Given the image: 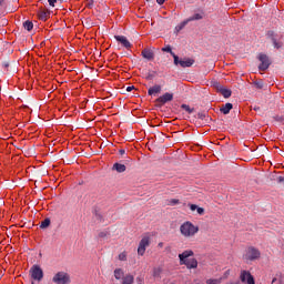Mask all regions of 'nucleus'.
Masks as SVG:
<instances>
[{
  "instance_id": "obj_1",
  "label": "nucleus",
  "mask_w": 284,
  "mask_h": 284,
  "mask_svg": "<svg viewBox=\"0 0 284 284\" xmlns=\"http://www.w3.org/2000/svg\"><path fill=\"white\" fill-rule=\"evenodd\" d=\"M180 233L185 239H192L199 234V226L194 225L192 222L186 221L180 226Z\"/></svg>"
},
{
  "instance_id": "obj_2",
  "label": "nucleus",
  "mask_w": 284,
  "mask_h": 284,
  "mask_svg": "<svg viewBox=\"0 0 284 284\" xmlns=\"http://www.w3.org/2000/svg\"><path fill=\"white\" fill-rule=\"evenodd\" d=\"M266 37L272 41L275 50H281V48H283V41L281 40L283 39V36H278V33L274 31H267Z\"/></svg>"
},
{
  "instance_id": "obj_3",
  "label": "nucleus",
  "mask_w": 284,
  "mask_h": 284,
  "mask_svg": "<svg viewBox=\"0 0 284 284\" xmlns=\"http://www.w3.org/2000/svg\"><path fill=\"white\" fill-rule=\"evenodd\" d=\"M173 63L174 65H181V68H192L194 65V59L184 58L183 60H180L179 55L173 54Z\"/></svg>"
},
{
  "instance_id": "obj_4",
  "label": "nucleus",
  "mask_w": 284,
  "mask_h": 284,
  "mask_svg": "<svg viewBox=\"0 0 284 284\" xmlns=\"http://www.w3.org/2000/svg\"><path fill=\"white\" fill-rule=\"evenodd\" d=\"M52 282L55 284H70V274L61 271L52 277Z\"/></svg>"
},
{
  "instance_id": "obj_5",
  "label": "nucleus",
  "mask_w": 284,
  "mask_h": 284,
  "mask_svg": "<svg viewBox=\"0 0 284 284\" xmlns=\"http://www.w3.org/2000/svg\"><path fill=\"white\" fill-rule=\"evenodd\" d=\"M29 272L33 281H38V282L43 281V268H41V266L34 264Z\"/></svg>"
},
{
  "instance_id": "obj_6",
  "label": "nucleus",
  "mask_w": 284,
  "mask_h": 284,
  "mask_svg": "<svg viewBox=\"0 0 284 284\" xmlns=\"http://www.w3.org/2000/svg\"><path fill=\"white\" fill-rule=\"evenodd\" d=\"M244 258H246V261H257V258H261V251H258V248L254 246H250L246 250V254L244 255Z\"/></svg>"
},
{
  "instance_id": "obj_7",
  "label": "nucleus",
  "mask_w": 284,
  "mask_h": 284,
  "mask_svg": "<svg viewBox=\"0 0 284 284\" xmlns=\"http://www.w3.org/2000/svg\"><path fill=\"white\" fill-rule=\"evenodd\" d=\"M258 61H261V64L258 65V70L262 72H265L270 65H272V61H270V57L265 53H260L258 54Z\"/></svg>"
},
{
  "instance_id": "obj_8",
  "label": "nucleus",
  "mask_w": 284,
  "mask_h": 284,
  "mask_svg": "<svg viewBox=\"0 0 284 284\" xmlns=\"http://www.w3.org/2000/svg\"><path fill=\"white\" fill-rule=\"evenodd\" d=\"M240 281L241 283L256 284V282L254 281V276H252V273H250V271H241Z\"/></svg>"
},
{
  "instance_id": "obj_9",
  "label": "nucleus",
  "mask_w": 284,
  "mask_h": 284,
  "mask_svg": "<svg viewBox=\"0 0 284 284\" xmlns=\"http://www.w3.org/2000/svg\"><path fill=\"white\" fill-rule=\"evenodd\" d=\"M146 247H150V239L148 236H144L139 243L138 254L140 256H143V254H145Z\"/></svg>"
},
{
  "instance_id": "obj_10",
  "label": "nucleus",
  "mask_w": 284,
  "mask_h": 284,
  "mask_svg": "<svg viewBox=\"0 0 284 284\" xmlns=\"http://www.w3.org/2000/svg\"><path fill=\"white\" fill-rule=\"evenodd\" d=\"M214 88L220 94H222V97H224V99H230V97H232V90L225 89L221 83L215 82Z\"/></svg>"
},
{
  "instance_id": "obj_11",
  "label": "nucleus",
  "mask_w": 284,
  "mask_h": 284,
  "mask_svg": "<svg viewBox=\"0 0 284 284\" xmlns=\"http://www.w3.org/2000/svg\"><path fill=\"white\" fill-rule=\"evenodd\" d=\"M114 39L119 43H121V45H123V48H125L126 50H130V48H132V43L128 41V38H125V36H114Z\"/></svg>"
},
{
  "instance_id": "obj_12",
  "label": "nucleus",
  "mask_w": 284,
  "mask_h": 284,
  "mask_svg": "<svg viewBox=\"0 0 284 284\" xmlns=\"http://www.w3.org/2000/svg\"><path fill=\"white\" fill-rule=\"evenodd\" d=\"M172 99H174V94L166 92L156 99V103H161L162 105H165V103L172 101Z\"/></svg>"
},
{
  "instance_id": "obj_13",
  "label": "nucleus",
  "mask_w": 284,
  "mask_h": 284,
  "mask_svg": "<svg viewBox=\"0 0 284 284\" xmlns=\"http://www.w3.org/2000/svg\"><path fill=\"white\" fill-rule=\"evenodd\" d=\"M190 256H194V251L189 250V251H184L182 254H180L179 255L180 265H183V263H185L187 261V258H190Z\"/></svg>"
},
{
  "instance_id": "obj_14",
  "label": "nucleus",
  "mask_w": 284,
  "mask_h": 284,
  "mask_svg": "<svg viewBox=\"0 0 284 284\" xmlns=\"http://www.w3.org/2000/svg\"><path fill=\"white\" fill-rule=\"evenodd\" d=\"M183 265H185L187 270H196L199 267V262L196 258H191L183 262Z\"/></svg>"
},
{
  "instance_id": "obj_15",
  "label": "nucleus",
  "mask_w": 284,
  "mask_h": 284,
  "mask_svg": "<svg viewBox=\"0 0 284 284\" xmlns=\"http://www.w3.org/2000/svg\"><path fill=\"white\" fill-rule=\"evenodd\" d=\"M142 57L143 59H146V61H154V51L151 49H144L142 50Z\"/></svg>"
},
{
  "instance_id": "obj_16",
  "label": "nucleus",
  "mask_w": 284,
  "mask_h": 284,
  "mask_svg": "<svg viewBox=\"0 0 284 284\" xmlns=\"http://www.w3.org/2000/svg\"><path fill=\"white\" fill-rule=\"evenodd\" d=\"M189 207H190L191 212H197V214H200L201 216H203V214H205V209H203L196 204H189Z\"/></svg>"
},
{
  "instance_id": "obj_17",
  "label": "nucleus",
  "mask_w": 284,
  "mask_h": 284,
  "mask_svg": "<svg viewBox=\"0 0 284 284\" xmlns=\"http://www.w3.org/2000/svg\"><path fill=\"white\" fill-rule=\"evenodd\" d=\"M203 17H205V13L199 12V13H194L193 16H191L190 18L186 19V21L190 23V21H201V19H203Z\"/></svg>"
},
{
  "instance_id": "obj_18",
  "label": "nucleus",
  "mask_w": 284,
  "mask_h": 284,
  "mask_svg": "<svg viewBox=\"0 0 284 284\" xmlns=\"http://www.w3.org/2000/svg\"><path fill=\"white\" fill-rule=\"evenodd\" d=\"M159 93H161V85H159V84H155L154 87L150 88L148 91V94L150 97H152L153 94H159Z\"/></svg>"
},
{
  "instance_id": "obj_19",
  "label": "nucleus",
  "mask_w": 284,
  "mask_h": 284,
  "mask_svg": "<svg viewBox=\"0 0 284 284\" xmlns=\"http://www.w3.org/2000/svg\"><path fill=\"white\" fill-rule=\"evenodd\" d=\"M232 108H234L232 103H226L220 109V112H222V114H230V110H232Z\"/></svg>"
},
{
  "instance_id": "obj_20",
  "label": "nucleus",
  "mask_w": 284,
  "mask_h": 284,
  "mask_svg": "<svg viewBox=\"0 0 284 284\" xmlns=\"http://www.w3.org/2000/svg\"><path fill=\"white\" fill-rule=\"evenodd\" d=\"M133 283H134V275L126 274V275L122 278V284H133Z\"/></svg>"
},
{
  "instance_id": "obj_21",
  "label": "nucleus",
  "mask_w": 284,
  "mask_h": 284,
  "mask_svg": "<svg viewBox=\"0 0 284 284\" xmlns=\"http://www.w3.org/2000/svg\"><path fill=\"white\" fill-rule=\"evenodd\" d=\"M113 170H115V172H119L121 174L122 172H125L126 168H125V164L115 163L113 164Z\"/></svg>"
},
{
  "instance_id": "obj_22",
  "label": "nucleus",
  "mask_w": 284,
  "mask_h": 284,
  "mask_svg": "<svg viewBox=\"0 0 284 284\" xmlns=\"http://www.w3.org/2000/svg\"><path fill=\"white\" fill-rule=\"evenodd\" d=\"M38 17L40 21H48V18L50 17V11H40L38 13Z\"/></svg>"
},
{
  "instance_id": "obj_23",
  "label": "nucleus",
  "mask_w": 284,
  "mask_h": 284,
  "mask_svg": "<svg viewBox=\"0 0 284 284\" xmlns=\"http://www.w3.org/2000/svg\"><path fill=\"white\" fill-rule=\"evenodd\" d=\"M123 275H124V273H123L122 268H115L114 270V278H116V281H121Z\"/></svg>"
},
{
  "instance_id": "obj_24",
  "label": "nucleus",
  "mask_w": 284,
  "mask_h": 284,
  "mask_svg": "<svg viewBox=\"0 0 284 284\" xmlns=\"http://www.w3.org/2000/svg\"><path fill=\"white\" fill-rule=\"evenodd\" d=\"M23 28L24 30H28V32H30L32 28H34V23H32V21L30 20H27L23 22Z\"/></svg>"
},
{
  "instance_id": "obj_25",
  "label": "nucleus",
  "mask_w": 284,
  "mask_h": 284,
  "mask_svg": "<svg viewBox=\"0 0 284 284\" xmlns=\"http://www.w3.org/2000/svg\"><path fill=\"white\" fill-rule=\"evenodd\" d=\"M221 283H223V277L206 280V284H221Z\"/></svg>"
},
{
  "instance_id": "obj_26",
  "label": "nucleus",
  "mask_w": 284,
  "mask_h": 284,
  "mask_svg": "<svg viewBox=\"0 0 284 284\" xmlns=\"http://www.w3.org/2000/svg\"><path fill=\"white\" fill-rule=\"evenodd\" d=\"M189 23L190 22L187 20L181 22L179 26L175 27L176 32H181V30H183V28H185V26H187Z\"/></svg>"
},
{
  "instance_id": "obj_27",
  "label": "nucleus",
  "mask_w": 284,
  "mask_h": 284,
  "mask_svg": "<svg viewBox=\"0 0 284 284\" xmlns=\"http://www.w3.org/2000/svg\"><path fill=\"white\" fill-rule=\"evenodd\" d=\"M41 230H45V227H50V219H45L40 224Z\"/></svg>"
},
{
  "instance_id": "obj_28",
  "label": "nucleus",
  "mask_w": 284,
  "mask_h": 284,
  "mask_svg": "<svg viewBox=\"0 0 284 284\" xmlns=\"http://www.w3.org/2000/svg\"><path fill=\"white\" fill-rule=\"evenodd\" d=\"M162 52H170L171 57H174V54H176L175 52L172 51L171 45H166V47L162 48Z\"/></svg>"
},
{
  "instance_id": "obj_29",
  "label": "nucleus",
  "mask_w": 284,
  "mask_h": 284,
  "mask_svg": "<svg viewBox=\"0 0 284 284\" xmlns=\"http://www.w3.org/2000/svg\"><path fill=\"white\" fill-rule=\"evenodd\" d=\"M181 108L182 110H185V112H187L189 114H192V112H194V109L190 108V105L187 104H182Z\"/></svg>"
},
{
  "instance_id": "obj_30",
  "label": "nucleus",
  "mask_w": 284,
  "mask_h": 284,
  "mask_svg": "<svg viewBox=\"0 0 284 284\" xmlns=\"http://www.w3.org/2000/svg\"><path fill=\"white\" fill-rule=\"evenodd\" d=\"M110 236V232L108 231H102L99 233V239H108Z\"/></svg>"
},
{
  "instance_id": "obj_31",
  "label": "nucleus",
  "mask_w": 284,
  "mask_h": 284,
  "mask_svg": "<svg viewBox=\"0 0 284 284\" xmlns=\"http://www.w3.org/2000/svg\"><path fill=\"white\" fill-rule=\"evenodd\" d=\"M128 260V254L125 252L119 254V261H126Z\"/></svg>"
},
{
  "instance_id": "obj_32",
  "label": "nucleus",
  "mask_w": 284,
  "mask_h": 284,
  "mask_svg": "<svg viewBox=\"0 0 284 284\" xmlns=\"http://www.w3.org/2000/svg\"><path fill=\"white\" fill-rule=\"evenodd\" d=\"M276 181H277V183H280L281 185H283L284 186V176H277L276 178Z\"/></svg>"
},
{
  "instance_id": "obj_33",
  "label": "nucleus",
  "mask_w": 284,
  "mask_h": 284,
  "mask_svg": "<svg viewBox=\"0 0 284 284\" xmlns=\"http://www.w3.org/2000/svg\"><path fill=\"white\" fill-rule=\"evenodd\" d=\"M255 88L263 90V82H254Z\"/></svg>"
},
{
  "instance_id": "obj_34",
  "label": "nucleus",
  "mask_w": 284,
  "mask_h": 284,
  "mask_svg": "<svg viewBox=\"0 0 284 284\" xmlns=\"http://www.w3.org/2000/svg\"><path fill=\"white\" fill-rule=\"evenodd\" d=\"M274 120L277 121L278 123H283V121H284L283 116H281V115L274 116Z\"/></svg>"
},
{
  "instance_id": "obj_35",
  "label": "nucleus",
  "mask_w": 284,
  "mask_h": 284,
  "mask_svg": "<svg viewBox=\"0 0 284 284\" xmlns=\"http://www.w3.org/2000/svg\"><path fill=\"white\" fill-rule=\"evenodd\" d=\"M170 203H171V205H179L180 201L176 200V199H172V200L170 201Z\"/></svg>"
},
{
  "instance_id": "obj_36",
  "label": "nucleus",
  "mask_w": 284,
  "mask_h": 284,
  "mask_svg": "<svg viewBox=\"0 0 284 284\" xmlns=\"http://www.w3.org/2000/svg\"><path fill=\"white\" fill-rule=\"evenodd\" d=\"M87 6L92 8V6H94V0H87Z\"/></svg>"
},
{
  "instance_id": "obj_37",
  "label": "nucleus",
  "mask_w": 284,
  "mask_h": 284,
  "mask_svg": "<svg viewBox=\"0 0 284 284\" xmlns=\"http://www.w3.org/2000/svg\"><path fill=\"white\" fill-rule=\"evenodd\" d=\"M160 273H161L160 268H154L153 276H159Z\"/></svg>"
},
{
  "instance_id": "obj_38",
  "label": "nucleus",
  "mask_w": 284,
  "mask_h": 284,
  "mask_svg": "<svg viewBox=\"0 0 284 284\" xmlns=\"http://www.w3.org/2000/svg\"><path fill=\"white\" fill-rule=\"evenodd\" d=\"M49 6H51L52 8H54V3H57V0H48Z\"/></svg>"
},
{
  "instance_id": "obj_39",
  "label": "nucleus",
  "mask_w": 284,
  "mask_h": 284,
  "mask_svg": "<svg viewBox=\"0 0 284 284\" xmlns=\"http://www.w3.org/2000/svg\"><path fill=\"white\" fill-rule=\"evenodd\" d=\"M2 68H6V69L10 68V62H8V61L3 62Z\"/></svg>"
},
{
  "instance_id": "obj_40",
  "label": "nucleus",
  "mask_w": 284,
  "mask_h": 284,
  "mask_svg": "<svg viewBox=\"0 0 284 284\" xmlns=\"http://www.w3.org/2000/svg\"><path fill=\"white\" fill-rule=\"evenodd\" d=\"M197 119L203 121V119H205V113H197Z\"/></svg>"
},
{
  "instance_id": "obj_41",
  "label": "nucleus",
  "mask_w": 284,
  "mask_h": 284,
  "mask_svg": "<svg viewBox=\"0 0 284 284\" xmlns=\"http://www.w3.org/2000/svg\"><path fill=\"white\" fill-rule=\"evenodd\" d=\"M227 276H230V271H226V272L224 273V275H223V277H222V281H223V278H227Z\"/></svg>"
},
{
  "instance_id": "obj_42",
  "label": "nucleus",
  "mask_w": 284,
  "mask_h": 284,
  "mask_svg": "<svg viewBox=\"0 0 284 284\" xmlns=\"http://www.w3.org/2000/svg\"><path fill=\"white\" fill-rule=\"evenodd\" d=\"M156 3H159V6H163L165 3V0H156Z\"/></svg>"
},
{
  "instance_id": "obj_43",
  "label": "nucleus",
  "mask_w": 284,
  "mask_h": 284,
  "mask_svg": "<svg viewBox=\"0 0 284 284\" xmlns=\"http://www.w3.org/2000/svg\"><path fill=\"white\" fill-rule=\"evenodd\" d=\"M132 90H134V85H131V87L126 88V92H132Z\"/></svg>"
},
{
  "instance_id": "obj_44",
  "label": "nucleus",
  "mask_w": 284,
  "mask_h": 284,
  "mask_svg": "<svg viewBox=\"0 0 284 284\" xmlns=\"http://www.w3.org/2000/svg\"><path fill=\"white\" fill-rule=\"evenodd\" d=\"M119 153L123 156V154H125V149H121Z\"/></svg>"
},
{
  "instance_id": "obj_45",
  "label": "nucleus",
  "mask_w": 284,
  "mask_h": 284,
  "mask_svg": "<svg viewBox=\"0 0 284 284\" xmlns=\"http://www.w3.org/2000/svg\"><path fill=\"white\" fill-rule=\"evenodd\" d=\"M253 110H255V112H258V110H261V106H254Z\"/></svg>"
},
{
  "instance_id": "obj_46",
  "label": "nucleus",
  "mask_w": 284,
  "mask_h": 284,
  "mask_svg": "<svg viewBox=\"0 0 284 284\" xmlns=\"http://www.w3.org/2000/svg\"><path fill=\"white\" fill-rule=\"evenodd\" d=\"M226 284H241V282L236 281V282H229Z\"/></svg>"
},
{
  "instance_id": "obj_47",
  "label": "nucleus",
  "mask_w": 284,
  "mask_h": 284,
  "mask_svg": "<svg viewBox=\"0 0 284 284\" xmlns=\"http://www.w3.org/2000/svg\"><path fill=\"white\" fill-rule=\"evenodd\" d=\"M158 247H163V242H160V243L158 244Z\"/></svg>"
},
{
  "instance_id": "obj_48",
  "label": "nucleus",
  "mask_w": 284,
  "mask_h": 284,
  "mask_svg": "<svg viewBox=\"0 0 284 284\" xmlns=\"http://www.w3.org/2000/svg\"><path fill=\"white\" fill-rule=\"evenodd\" d=\"M170 250H172V247H170V246H166V247H165V251H166V252H170Z\"/></svg>"
},
{
  "instance_id": "obj_49",
  "label": "nucleus",
  "mask_w": 284,
  "mask_h": 284,
  "mask_svg": "<svg viewBox=\"0 0 284 284\" xmlns=\"http://www.w3.org/2000/svg\"><path fill=\"white\" fill-rule=\"evenodd\" d=\"M3 1H4V0H0V6H3Z\"/></svg>"
},
{
  "instance_id": "obj_50",
  "label": "nucleus",
  "mask_w": 284,
  "mask_h": 284,
  "mask_svg": "<svg viewBox=\"0 0 284 284\" xmlns=\"http://www.w3.org/2000/svg\"><path fill=\"white\" fill-rule=\"evenodd\" d=\"M272 283H276V277L273 278Z\"/></svg>"
},
{
  "instance_id": "obj_51",
  "label": "nucleus",
  "mask_w": 284,
  "mask_h": 284,
  "mask_svg": "<svg viewBox=\"0 0 284 284\" xmlns=\"http://www.w3.org/2000/svg\"><path fill=\"white\" fill-rule=\"evenodd\" d=\"M146 1H150V0H146Z\"/></svg>"
},
{
  "instance_id": "obj_52",
  "label": "nucleus",
  "mask_w": 284,
  "mask_h": 284,
  "mask_svg": "<svg viewBox=\"0 0 284 284\" xmlns=\"http://www.w3.org/2000/svg\"><path fill=\"white\" fill-rule=\"evenodd\" d=\"M32 284H34V283H32Z\"/></svg>"
}]
</instances>
